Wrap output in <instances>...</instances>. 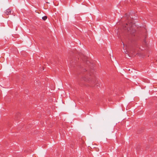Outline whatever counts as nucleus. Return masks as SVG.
<instances>
[{"instance_id": "obj_7", "label": "nucleus", "mask_w": 157, "mask_h": 157, "mask_svg": "<svg viewBox=\"0 0 157 157\" xmlns=\"http://www.w3.org/2000/svg\"><path fill=\"white\" fill-rule=\"evenodd\" d=\"M143 43L145 45H146V40L145 39H144V40Z\"/></svg>"}, {"instance_id": "obj_8", "label": "nucleus", "mask_w": 157, "mask_h": 157, "mask_svg": "<svg viewBox=\"0 0 157 157\" xmlns=\"http://www.w3.org/2000/svg\"><path fill=\"white\" fill-rule=\"evenodd\" d=\"M99 84H98V83H97L96 84V86L98 88V87H99Z\"/></svg>"}, {"instance_id": "obj_3", "label": "nucleus", "mask_w": 157, "mask_h": 157, "mask_svg": "<svg viewBox=\"0 0 157 157\" xmlns=\"http://www.w3.org/2000/svg\"><path fill=\"white\" fill-rule=\"evenodd\" d=\"M136 51V49H135V48H128L127 51V53H126L128 55L131 54L133 56H135V52Z\"/></svg>"}, {"instance_id": "obj_2", "label": "nucleus", "mask_w": 157, "mask_h": 157, "mask_svg": "<svg viewBox=\"0 0 157 157\" xmlns=\"http://www.w3.org/2000/svg\"><path fill=\"white\" fill-rule=\"evenodd\" d=\"M123 29L126 32H128V34L132 36H135L136 29L132 23H126L123 26Z\"/></svg>"}, {"instance_id": "obj_4", "label": "nucleus", "mask_w": 157, "mask_h": 157, "mask_svg": "<svg viewBox=\"0 0 157 157\" xmlns=\"http://www.w3.org/2000/svg\"><path fill=\"white\" fill-rule=\"evenodd\" d=\"M11 12V9L9 8L5 11V13L6 15H8L10 14Z\"/></svg>"}, {"instance_id": "obj_6", "label": "nucleus", "mask_w": 157, "mask_h": 157, "mask_svg": "<svg viewBox=\"0 0 157 157\" xmlns=\"http://www.w3.org/2000/svg\"><path fill=\"white\" fill-rule=\"evenodd\" d=\"M47 18V17L46 16H43L42 17V19L44 21L46 20Z\"/></svg>"}, {"instance_id": "obj_5", "label": "nucleus", "mask_w": 157, "mask_h": 157, "mask_svg": "<svg viewBox=\"0 0 157 157\" xmlns=\"http://www.w3.org/2000/svg\"><path fill=\"white\" fill-rule=\"evenodd\" d=\"M83 57L82 58V60L84 62H86L87 63V62L88 61L87 60V58L86 56H83Z\"/></svg>"}, {"instance_id": "obj_1", "label": "nucleus", "mask_w": 157, "mask_h": 157, "mask_svg": "<svg viewBox=\"0 0 157 157\" xmlns=\"http://www.w3.org/2000/svg\"><path fill=\"white\" fill-rule=\"evenodd\" d=\"M81 73L84 75V77H82L81 80L87 82L90 84H94L96 82L95 78L91 76V74L85 69L81 68Z\"/></svg>"}, {"instance_id": "obj_10", "label": "nucleus", "mask_w": 157, "mask_h": 157, "mask_svg": "<svg viewBox=\"0 0 157 157\" xmlns=\"http://www.w3.org/2000/svg\"><path fill=\"white\" fill-rule=\"evenodd\" d=\"M137 47H138V46L137 45H136V48H137Z\"/></svg>"}, {"instance_id": "obj_9", "label": "nucleus", "mask_w": 157, "mask_h": 157, "mask_svg": "<svg viewBox=\"0 0 157 157\" xmlns=\"http://www.w3.org/2000/svg\"><path fill=\"white\" fill-rule=\"evenodd\" d=\"M70 63L71 64V66H72L73 64V63H72L71 62H70Z\"/></svg>"}]
</instances>
